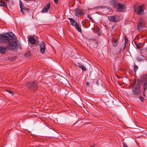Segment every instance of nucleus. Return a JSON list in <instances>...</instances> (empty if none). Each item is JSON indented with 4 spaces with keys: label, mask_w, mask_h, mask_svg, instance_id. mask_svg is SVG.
Here are the masks:
<instances>
[{
    "label": "nucleus",
    "mask_w": 147,
    "mask_h": 147,
    "mask_svg": "<svg viewBox=\"0 0 147 147\" xmlns=\"http://www.w3.org/2000/svg\"><path fill=\"white\" fill-rule=\"evenodd\" d=\"M15 36L11 32L9 33H3L0 34V43L3 42L8 43L7 48L10 50H14L18 45V40L16 39Z\"/></svg>",
    "instance_id": "obj_1"
},
{
    "label": "nucleus",
    "mask_w": 147,
    "mask_h": 147,
    "mask_svg": "<svg viewBox=\"0 0 147 147\" xmlns=\"http://www.w3.org/2000/svg\"><path fill=\"white\" fill-rule=\"evenodd\" d=\"M6 49H8L6 47H0V53L2 54H4L5 53Z\"/></svg>",
    "instance_id": "obj_13"
},
{
    "label": "nucleus",
    "mask_w": 147,
    "mask_h": 147,
    "mask_svg": "<svg viewBox=\"0 0 147 147\" xmlns=\"http://www.w3.org/2000/svg\"><path fill=\"white\" fill-rule=\"evenodd\" d=\"M140 99L142 101V102H143L144 101V98L143 97L141 96H140Z\"/></svg>",
    "instance_id": "obj_24"
},
{
    "label": "nucleus",
    "mask_w": 147,
    "mask_h": 147,
    "mask_svg": "<svg viewBox=\"0 0 147 147\" xmlns=\"http://www.w3.org/2000/svg\"><path fill=\"white\" fill-rule=\"evenodd\" d=\"M144 5H140L139 6L135 7H134V10L136 12L137 14L141 15L144 13Z\"/></svg>",
    "instance_id": "obj_4"
},
{
    "label": "nucleus",
    "mask_w": 147,
    "mask_h": 147,
    "mask_svg": "<svg viewBox=\"0 0 147 147\" xmlns=\"http://www.w3.org/2000/svg\"><path fill=\"white\" fill-rule=\"evenodd\" d=\"M5 0L7 2H9V0Z\"/></svg>",
    "instance_id": "obj_32"
},
{
    "label": "nucleus",
    "mask_w": 147,
    "mask_h": 147,
    "mask_svg": "<svg viewBox=\"0 0 147 147\" xmlns=\"http://www.w3.org/2000/svg\"><path fill=\"white\" fill-rule=\"evenodd\" d=\"M55 3L56 4H57L58 3V0H54Z\"/></svg>",
    "instance_id": "obj_28"
},
{
    "label": "nucleus",
    "mask_w": 147,
    "mask_h": 147,
    "mask_svg": "<svg viewBox=\"0 0 147 147\" xmlns=\"http://www.w3.org/2000/svg\"><path fill=\"white\" fill-rule=\"evenodd\" d=\"M25 56H26H26H27V55H26V54H25Z\"/></svg>",
    "instance_id": "obj_33"
},
{
    "label": "nucleus",
    "mask_w": 147,
    "mask_h": 147,
    "mask_svg": "<svg viewBox=\"0 0 147 147\" xmlns=\"http://www.w3.org/2000/svg\"><path fill=\"white\" fill-rule=\"evenodd\" d=\"M76 29H77L78 31L80 32H82V30L80 28L79 26V25L78 24L77 25H76L75 26Z\"/></svg>",
    "instance_id": "obj_19"
},
{
    "label": "nucleus",
    "mask_w": 147,
    "mask_h": 147,
    "mask_svg": "<svg viewBox=\"0 0 147 147\" xmlns=\"http://www.w3.org/2000/svg\"><path fill=\"white\" fill-rule=\"evenodd\" d=\"M75 14L76 16L78 17L80 16L82 14L84 15V14L82 12V10L80 9H78L76 10Z\"/></svg>",
    "instance_id": "obj_10"
},
{
    "label": "nucleus",
    "mask_w": 147,
    "mask_h": 147,
    "mask_svg": "<svg viewBox=\"0 0 147 147\" xmlns=\"http://www.w3.org/2000/svg\"><path fill=\"white\" fill-rule=\"evenodd\" d=\"M145 22V21L142 18H140L138 24V27L140 29L144 27Z\"/></svg>",
    "instance_id": "obj_6"
},
{
    "label": "nucleus",
    "mask_w": 147,
    "mask_h": 147,
    "mask_svg": "<svg viewBox=\"0 0 147 147\" xmlns=\"http://www.w3.org/2000/svg\"><path fill=\"white\" fill-rule=\"evenodd\" d=\"M28 40L30 43L32 45L34 44L35 42L36 39L33 38L32 37H29Z\"/></svg>",
    "instance_id": "obj_15"
},
{
    "label": "nucleus",
    "mask_w": 147,
    "mask_h": 147,
    "mask_svg": "<svg viewBox=\"0 0 147 147\" xmlns=\"http://www.w3.org/2000/svg\"><path fill=\"white\" fill-rule=\"evenodd\" d=\"M95 145L94 144H93V145L91 146L90 147H95Z\"/></svg>",
    "instance_id": "obj_29"
},
{
    "label": "nucleus",
    "mask_w": 147,
    "mask_h": 147,
    "mask_svg": "<svg viewBox=\"0 0 147 147\" xmlns=\"http://www.w3.org/2000/svg\"><path fill=\"white\" fill-rule=\"evenodd\" d=\"M142 83L143 84V87L144 90L145 91L147 88V81H145Z\"/></svg>",
    "instance_id": "obj_18"
},
{
    "label": "nucleus",
    "mask_w": 147,
    "mask_h": 147,
    "mask_svg": "<svg viewBox=\"0 0 147 147\" xmlns=\"http://www.w3.org/2000/svg\"><path fill=\"white\" fill-rule=\"evenodd\" d=\"M146 50L147 51V48H146Z\"/></svg>",
    "instance_id": "obj_34"
},
{
    "label": "nucleus",
    "mask_w": 147,
    "mask_h": 147,
    "mask_svg": "<svg viewBox=\"0 0 147 147\" xmlns=\"http://www.w3.org/2000/svg\"><path fill=\"white\" fill-rule=\"evenodd\" d=\"M50 8V3H47L45 7L43 8L41 12L42 13H45L48 11Z\"/></svg>",
    "instance_id": "obj_8"
},
{
    "label": "nucleus",
    "mask_w": 147,
    "mask_h": 147,
    "mask_svg": "<svg viewBox=\"0 0 147 147\" xmlns=\"http://www.w3.org/2000/svg\"><path fill=\"white\" fill-rule=\"evenodd\" d=\"M109 19L110 21L112 22H115L117 21L115 17L114 16L109 17Z\"/></svg>",
    "instance_id": "obj_16"
},
{
    "label": "nucleus",
    "mask_w": 147,
    "mask_h": 147,
    "mask_svg": "<svg viewBox=\"0 0 147 147\" xmlns=\"http://www.w3.org/2000/svg\"><path fill=\"white\" fill-rule=\"evenodd\" d=\"M7 91L9 93H10V94H12V95H13V93L12 92V91H11L10 90H8Z\"/></svg>",
    "instance_id": "obj_25"
},
{
    "label": "nucleus",
    "mask_w": 147,
    "mask_h": 147,
    "mask_svg": "<svg viewBox=\"0 0 147 147\" xmlns=\"http://www.w3.org/2000/svg\"><path fill=\"white\" fill-rule=\"evenodd\" d=\"M39 47L40 49V52L43 54L45 52L46 49V46L44 42H41L39 44Z\"/></svg>",
    "instance_id": "obj_5"
},
{
    "label": "nucleus",
    "mask_w": 147,
    "mask_h": 147,
    "mask_svg": "<svg viewBox=\"0 0 147 147\" xmlns=\"http://www.w3.org/2000/svg\"><path fill=\"white\" fill-rule=\"evenodd\" d=\"M112 42L114 47H116L118 45V42L117 39H113L112 40Z\"/></svg>",
    "instance_id": "obj_17"
},
{
    "label": "nucleus",
    "mask_w": 147,
    "mask_h": 147,
    "mask_svg": "<svg viewBox=\"0 0 147 147\" xmlns=\"http://www.w3.org/2000/svg\"><path fill=\"white\" fill-rule=\"evenodd\" d=\"M137 48L138 49H139L140 48V47L138 46H137L136 45Z\"/></svg>",
    "instance_id": "obj_31"
},
{
    "label": "nucleus",
    "mask_w": 147,
    "mask_h": 147,
    "mask_svg": "<svg viewBox=\"0 0 147 147\" xmlns=\"http://www.w3.org/2000/svg\"><path fill=\"white\" fill-rule=\"evenodd\" d=\"M139 80L142 82L146 81V75L144 74L141 76Z\"/></svg>",
    "instance_id": "obj_11"
},
{
    "label": "nucleus",
    "mask_w": 147,
    "mask_h": 147,
    "mask_svg": "<svg viewBox=\"0 0 147 147\" xmlns=\"http://www.w3.org/2000/svg\"><path fill=\"white\" fill-rule=\"evenodd\" d=\"M7 5L5 4V2L3 1H0V6L1 7H7Z\"/></svg>",
    "instance_id": "obj_20"
},
{
    "label": "nucleus",
    "mask_w": 147,
    "mask_h": 147,
    "mask_svg": "<svg viewBox=\"0 0 147 147\" xmlns=\"http://www.w3.org/2000/svg\"><path fill=\"white\" fill-rule=\"evenodd\" d=\"M26 86L28 89L31 90L35 91L37 89V84L36 82L30 81L27 83Z\"/></svg>",
    "instance_id": "obj_2"
},
{
    "label": "nucleus",
    "mask_w": 147,
    "mask_h": 147,
    "mask_svg": "<svg viewBox=\"0 0 147 147\" xmlns=\"http://www.w3.org/2000/svg\"><path fill=\"white\" fill-rule=\"evenodd\" d=\"M140 85L138 82H136L132 88V92L135 95H137L140 91Z\"/></svg>",
    "instance_id": "obj_3"
},
{
    "label": "nucleus",
    "mask_w": 147,
    "mask_h": 147,
    "mask_svg": "<svg viewBox=\"0 0 147 147\" xmlns=\"http://www.w3.org/2000/svg\"><path fill=\"white\" fill-rule=\"evenodd\" d=\"M21 9V12L23 14H24L25 13V12L24 11L23 9V8L20 9Z\"/></svg>",
    "instance_id": "obj_26"
},
{
    "label": "nucleus",
    "mask_w": 147,
    "mask_h": 147,
    "mask_svg": "<svg viewBox=\"0 0 147 147\" xmlns=\"http://www.w3.org/2000/svg\"><path fill=\"white\" fill-rule=\"evenodd\" d=\"M77 65L78 67L80 68L82 70H86V69L85 67L81 63H78Z\"/></svg>",
    "instance_id": "obj_14"
},
{
    "label": "nucleus",
    "mask_w": 147,
    "mask_h": 147,
    "mask_svg": "<svg viewBox=\"0 0 147 147\" xmlns=\"http://www.w3.org/2000/svg\"><path fill=\"white\" fill-rule=\"evenodd\" d=\"M70 20V24L74 27L78 24L76 21L72 18H69Z\"/></svg>",
    "instance_id": "obj_9"
},
{
    "label": "nucleus",
    "mask_w": 147,
    "mask_h": 147,
    "mask_svg": "<svg viewBox=\"0 0 147 147\" xmlns=\"http://www.w3.org/2000/svg\"><path fill=\"white\" fill-rule=\"evenodd\" d=\"M124 5L123 4H121L118 3L116 6L115 8L117 9V10L119 11H122L123 10Z\"/></svg>",
    "instance_id": "obj_7"
},
{
    "label": "nucleus",
    "mask_w": 147,
    "mask_h": 147,
    "mask_svg": "<svg viewBox=\"0 0 147 147\" xmlns=\"http://www.w3.org/2000/svg\"><path fill=\"white\" fill-rule=\"evenodd\" d=\"M123 147H128L127 145L125 143H123Z\"/></svg>",
    "instance_id": "obj_27"
},
{
    "label": "nucleus",
    "mask_w": 147,
    "mask_h": 147,
    "mask_svg": "<svg viewBox=\"0 0 147 147\" xmlns=\"http://www.w3.org/2000/svg\"><path fill=\"white\" fill-rule=\"evenodd\" d=\"M144 91V92H143V95L144 96H145V93H144V91Z\"/></svg>",
    "instance_id": "obj_30"
},
{
    "label": "nucleus",
    "mask_w": 147,
    "mask_h": 147,
    "mask_svg": "<svg viewBox=\"0 0 147 147\" xmlns=\"http://www.w3.org/2000/svg\"><path fill=\"white\" fill-rule=\"evenodd\" d=\"M88 17L89 18V19L92 22H93V20L91 16L90 15H88Z\"/></svg>",
    "instance_id": "obj_23"
},
{
    "label": "nucleus",
    "mask_w": 147,
    "mask_h": 147,
    "mask_svg": "<svg viewBox=\"0 0 147 147\" xmlns=\"http://www.w3.org/2000/svg\"><path fill=\"white\" fill-rule=\"evenodd\" d=\"M134 71L136 73V71H137L138 69V67L137 65H134Z\"/></svg>",
    "instance_id": "obj_22"
},
{
    "label": "nucleus",
    "mask_w": 147,
    "mask_h": 147,
    "mask_svg": "<svg viewBox=\"0 0 147 147\" xmlns=\"http://www.w3.org/2000/svg\"><path fill=\"white\" fill-rule=\"evenodd\" d=\"M19 5L20 9L23 8L22 7L23 6V4L21 1H20L19 2Z\"/></svg>",
    "instance_id": "obj_21"
},
{
    "label": "nucleus",
    "mask_w": 147,
    "mask_h": 147,
    "mask_svg": "<svg viewBox=\"0 0 147 147\" xmlns=\"http://www.w3.org/2000/svg\"><path fill=\"white\" fill-rule=\"evenodd\" d=\"M118 3V2L115 0H110L109 2L110 5L111 6L113 7L114 8L116 7V4H117Z\"/></svg>",
    "instance_id": "obj_12"
}]
</instances>
